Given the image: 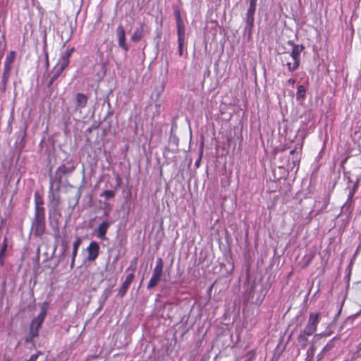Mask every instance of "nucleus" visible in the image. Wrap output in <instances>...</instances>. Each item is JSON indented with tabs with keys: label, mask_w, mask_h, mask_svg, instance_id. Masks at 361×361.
<instances>
[{
	"label": "nucleus",
	"mask_w": 361,
	"mask_h": 361,
	"mask_svg": "<svg viewBox=\"0 0 361 361\" xmlns=\"http://www.w3.org/2000/svg\"><path fill=\"white\" fill-rule=\"evenodd\" d=\"M74 51V48H71L63 53L58 61L57 65L55 66V72L50 79L48 86L50 87L54 82L60 76L63 71L68 67L70 63V57Z\"/></svg>",
	"instance_id": "nucleus-1"
},
{
	"label": "nucleus",
	"mask_w": 361,
	"mask_h": 361,
	"mask_svg": "<svg viewBox=\"0 0 361 361\" xmlns=\"http://www.w3.org/2000/svg\"><path fill=\"white\" fill-rule=\"evenodd\" d=\"M164 264L162 258L158 257L156 260V265L153 269L152 276L147 283V289L154 288L161 281L164 280Z\"/></svg>",
	"instance_id": "nucleus-2"
},
{
	"label": "nucleus",
	"mask_w": 361,
	"mask_h": 361,
	"mask_svg": "<svg viewBox=\"0 0 361 361\" xmlns=\"http://www.w3.org/2000/svg\"><path fill=\"white\" fill-rule=\"evenodd\" d=\"M178 44V54L181 56L183 54V46L185 40V28L183 20L181 18L179 11L175 13Z\"/></svg>",
	"instance_id": "nucleus-3"
},
{
	"label": "nucleus",
	"mask_w": 361,
	"mask_h": 361,
	"mask_svg": "<svg viewBox=\"0 0 361 361\" xmlns=\"http://www.w3.org/2000/svg\"><path fill=\"white\" fill-rule=\"evenodd\" d=\"M319 313H310L307 324L304 329V334L307 336H312L316 331L319 320Z\"/></svg>",
	"instance_id": "nucleus-4"
},
{
	"label": "nucleus",
	"mask_w": 361,
	"mask_h": 361,
	"mask_svg": "<svg viewBox=\"0 0 361 361\" xmlns=\"http://www.w3.org/2000/svg\"><path fill=\"white\" fill-rule=\"evenodd\" d=\"M32 228L36 235H41L44 233L45 229L44 214H35Z\"/></svg>",
	"instance_id": "nucleus-5"
},
{
	"label": "nucleus",
	"mask_w": 361,
	"mask_h": 361,
	"mask_svg": "<svg viewBox=\"0 0 361 361\" xmlns=\"http://www.w3.org/2000/svg\"><path fill=\"white\" fill-rule=\"evenodd\" d=\"M255 9L248 8L244 20L246 23L245 27V32H247L248 39L252 37V29L254 27V16L255 13Z\"/></svg>",
	"instance_id": "nucleus-6"
},
{
	"label": "nucleus",
	"mask_w": 361,
	"mask_h": 361,
	"mask_svg": "<svg viewBox=\"0 0 361 361\" xmlns=\"http://www.w3.org/2000/svg\"><path fill=\"white\" fill-rule=\"evenodd\" d=\"M87 252V260L89 262L94 261L99 253V245L98 243L92 241L86 249Z\"/></svg>",
	"instance_id": "nucleus-7"
},
{
	"label": "nucleus",
	"mask_w": 361,
	"mask_h": 361,
	"mask_svg": "<svg viewBox=\"0 0 361 361\" xmlns=\"http://www.w3.org/2000/svg\"><path fill=\"white\" fill-rule=\"evenodd\" d=\"M14 52H11L9 54V55H8L5 59V61H4V74H3V79L4 80H7L8 77H9V75H10V72L11 71V68H12V64L14 61Z\"/></svg>",
	"instance_id": "nucleus-8"
},
{
	"label": "nucleus",
	"mask_w": 361,
	"mask_h": 361,
	"mask_svg": "<svg viewBox=\"0 0 361 361\" xmlns=\"http://www.w3.org/2000/svg\"><path fill=\"white\" fill-rule=\"evenodd\" d=\"M288 44L293 46V49L287 55L291 58V60H296L300 62V54L304 49V46L295 44L290 41L288 42Z\"/></svg>",
	"instance_id": "nucleus-9"
},
{
	"label": "nucleus",
	"mask_w": 361,
	"mask_h": 361,
	"mask_svg": "<svg viewBox=\"0 0 361 361\" xmlns=\"http://www.w3.org/2000/svg\"><path fill=\"white\" fill-rule=\"evenodd\" d=\"M283 63L285 66H287L288 70L290 72L296 71L300 63L299 61L291 60V58L288 55L284 56Z\"/></svg>",
	"instance_id": "nucleus-10"
},
{
	"label": "nucleus",
	"mask_w": 361,
	"mask_h": 361,
	"mask_svg": "<svg viewBox=\"0 0 361 361\" xmlns=\"http://www.w3.org/2000/svg\"><path fill=\"white\" fill-rule=\"evenodd\" d=\"M109 226L110 223L107 221L102 222L99 225L98 228L95 230L97 236L102 240H104L106 238V233Z\"/></svg>",
	"instance_id": "nucleus-11"
},
{
	"label": "nucleus",
	"mask_w": 361,
	"mask_h": 361,
	"mask_svg": "<svg viewBox=\"0 0 361 361\" xmlns=\"http://www.w3.org/2000/svg\"><path fill=\"white\" fill-rule=\"evenodd\" d=\"M117 35H118V42L119 47L123 49L125 51L128 50V47L126 44V37H125V30L121 25H119L116 30Z\"/></svg>",
	"instance_id": "nucleus-12"
},
{
	"label": "nucleus",
	"mask_w": 361,
	"mask_h": 361,
	"mask_svg": "<svg viewBox=\"0 0 361 361\" xmlns=\"http://www.w3.org/2000/svg\"><path fill=\"white\" fill-rule=\"evenodd\" d=\"M134 278V275L133 274H129L126 276L125 281L122 283L119 290H118V295L121 297H123L127 290L128 289L130 283H132Z\"/></svg>",
	"instance_id": "nucleus-13"
},
{
	"label": "nucleus",
	"mask_w": 361,
	"mask_h": 361,
	"mask_svg": "<svg viewBox=\"0 0 361 361\" xmlns=\"http://www.w3.org/2000/svg\"><path fill=\"white\" fill-rule=\"evenodd\" d=\"M76 109H83L86 106L88 97L82 93H78L75 96Z\"/></svg>",
	"instance_id": "nucleus-14"
},
{
	"label": "nucleus",
	"mask_w": 361,
	"mask_h": 361,
	"mask_svg": "<svg viewBox=\"0 0 361 361\" xmlns=\"http://www.w3.org/2000/svg\"><path fill=\"white\" fill-rule=\"evenodd\" d=\"M144 26L145 25L142 23L140 25L139 27H137L133 32L131 39L135 42H139L143 37L144 35Z\"/></svg>",
	"instance_id": "nucleus-15"
},
{
	"label": "nucleus",
	"mask_w": 361,
	"mask_h": 361,
	"mask_svg": "<svg viewBox=\"0 0 361 361\" xmlns=\"http://www.w3.org/2000/svg\"><path fill=\"white\" fill-rule=\"evenodd\" d=\"M42 323L35 318L32 320L30 327V334L32 337H35L38 335V331L41 326Z\"/></svg>",
	"instance_id": "nucleus-16"
},
{
	"label": "nucleus",
	"mask_w": 361,
	"mask_h": 361,
	"mask_svg": "<svg viewBox=\"0 0 361 361\" xmlns=\"http://www.w3.org/2000/svg\"><path fill=\"white\" fill-rule=\"evenodd\" d=\"M48 306H49L48 302H44V303H42V305L41 306V312H40V313L38 314L37 317H36L35 318V319H37L42 324V322H44V319L46 317V315H47V310H48Z\"/></svg>",
	"instance_id": "nucleus-17"
},
{
	"label": "nucleus",
	"mask_w": 361,
	"mask_h": 361,
	"mask_svg": "<svg viewBox=\"0 0 361 361\" xmlns=\"http://www.w3.org/2000/svg\"><path fill=\"white\" fill-rule=\"evenodd\" d=\"M35 214H44V209L42 207L43 200L42 199L37 195L35 194Z\"/></svg>",
	"instance_id": "nucleus-18"
},
{
	"label": "nucleus",
	"mask_w": 361,
	"mask_h": 361,
	"mask_svg": "<svg viewBox=\"0 0 361 361\" xmlns=\"http://www.w3.org/2000/svg\"><path fill=\"white\" fill-rule=\"evenodd\" d=\"M82 243V240L80 237H77L75 240L73 242V252H72V256H73V258H75L78 253V250Z\"/></svg>",
	"instance_id": "nucleus-19"
},
{
	"label": "nucleus",
	"mask_w": 361,
	"mask_h": 361,
	"mask_svg": "<svg viewBox=\"0 0 361 361\" xmlns=\"http://www.w3.org/2000/svg\"><path fill=\"white\" fill-rule=\"evenodd\" d=\"M305 96V88L303 85H300L298 87L296 97L297 99H303Z\"/></svg>",
	"instance_id": "nucleus-20"
},
{
	"label": "nucleus",
	"mask_w": 361,
	"mask_h": 361,
	"mask_svg": "<svg viewBox=\"0 0 361 361\" xmlns=\"http://www.w3.org/2000/svg\"><path fill=\"white\" fill-rule=\"evenodd\" d=\"M75 167L73 165L66 166L65 165L61 166L59 170L63 173H70L75 170Z\"/></svg>",
	"instance_id": "nucleus-21"
},
{
	"label": "nucleus",
	"mask_w": 361,
	"mask_h": 361,
	"mask_svg": "<svg viewBox=\"0 0 361 361\" xmlns=\"http://www.w3.org/2000/svg\"><path fill=\"white\" fill-rule=\"evenodd\" d=\"M307 336L306 334H304V331H302V333H301L299 336H298V342L299 343H302V344L305 345L306 344V342L307 341Z\"/></svg>",
	"instance_id": "nucleus-22"
},
{
	"label": "nucleus",
	"mask_w": 361,
	"mask_h": 361,
	"mask_svg": "<svg viewBox=\"0 0 361 361\" xmlns=\"http://www.w3.org/2000/svg\"><path fill=\"white\" fill-rule=\"evenodd\" d=\"M102 195L105 196L106 198H112L115 196V192L110 190H104Z\"/></svg>",
	"instance_id": "nucleus-23"
},
{
	"label": "nucleus",
	"mask_w": 361,
	"mask_h": 361,
	"mask_svg": "<svg viewBox=\"0 0 361 361\" xmlns=\"http://www.w3.org/2000/svg\"><path fill=\"white\" fill-rule=\"evenodd\" d=\"M334 339L331 340L327 343V344L324 346V350L328 351L331 350L334 348Z\"/></svg>",
	"instance_id": "nucleus-24"
},
{
	"label": "nucleus",
	"mask_w": 361,
	"mask_h": 361,
	"mask_svg": "<svg viewBox=\"0 0 361 361\" xmlns=\"http://www.w3.org/2000/svg\"><path fill=\"white\" fill-rule=\"evenodd\" d=\"M202 154H203V143L201 144V147H200V157H199L198 160L195 163V165L197 167L199 166L200 161L201 160Z\"/></svg>",
	"instance_id": "nucleus-25"
},
{
	"label": "nucleus",
	"mask_w": 361,
	"mask_h": 361,
	"mask_svg": "<svg viewBox=\"0 0 361 361\" xmlns=\"http://www.w3.org/2000/svg\"><path fill=\"white\" fill-rule=\"evenodd\" d=\"M257 0H249V7L256 10Z\"/></svg>",
	"instance_id": "nucleus-26"
},
{
	"label": "nucleus",
	"mask_w": 361,
	"mask_h": 361,
	"mask_svg": "<svg viewBox=\"0 0 361 361\" xmlns=\"http://www.w3.org/2000/svg\"><path fill=\"white\" fill-rule=\"evenodd\" d=\"M39 353H35V354H33L30 356V357L25 360V361H37V360L38 359L39 357Z\"/></svg>",
	"instance_id": "nucleus-27"
},
{
	"label": "nucleus",
	"mask_w": 361,
	"mask_h": 361,
	"mask_svg": "<svg viewBox=\"0 0 361 361\" xmlns=\"http://www.w3.org/2000/svg\"><path fill=\"white\" fill-rule=\"evenodd\" d=\"M247 356L249 357L248 359H247L245 361H251V359H252L253 357H255V351L253 350H251L250 352L247 353Z\"/></svg>",
	"instance_id": "nucleus-28"
},
{
	"label": "nucleus",
	"mask_w": 361,
	"mask_h": 361,
	"mask_svg": "<svg viewBox=\"0 0 361 361\" xmlns=\"http://www.w3.org/2000/svg\"><path fill=\"white\" fill-rule=\"evenodd\" d=\"M6 249V243H4V245L2 246L1 249L0 250V257H1Z\"/></svg>",
	"instance_id": "nucleus-29"
},
{
	"label": "nucleus",
	"mask_w": 361,
	"mask_h": 361,
	"mask_svg": "<svg viewBox=\"0 0 361 361\" xmlns=\"http://www.w3.org/2000/svg\"><path fill=\"white\" fill-rule=\"evenodd\" d=\"M288 82L292 85H293L295 82V80L293 78H290L288 80Z\"/></svg>",
	"instance_id": "nucleus-30"
},
{
	"label": "nucleus",
	"mask_w": 361,
	"mask_h": 361,
	"mask_svg": "<svg viewBox=\"0 0 361 361\" xmlns=\"http://www.w3.org/2000/svg\"><path fill=\"white\" fill-rule=\"evenodd\" d=\"M75 258H73V256H72V259H71V267L73 268L74 267V264H75Z\"/></svg>",
	"instance_id": "nucleus-31"
},
{
	"label": "nucleus",
	"mask_w": 361,
	"mask_h": 361,
	"mask_svg": "<svg viewBox=\"0 0 361 361\" xmlns=\"http://www.w3.org/2000/svg\"><path fill=\"white\" fill-rule=\"evenodd\" d=\"M343 361H350V360H343Z\"/></svg>",
	"instance_id": "nucleus-32"
}]
</instances>
